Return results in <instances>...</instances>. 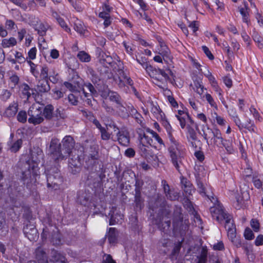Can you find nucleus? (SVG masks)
<instances>
[{
	"label": "nucleus",
	"mask_w": 263,
	"mask_h": 263,
	"mask_svg": "<svg viewBox=\"0 0 263 263\" xmlns=\"http://www.w3.org/2000/svg\"><path fill=\"white\" fill-rule=\"evenodd\" d=\"M212 117L218 125L220 126L225 125L226 120L223 117L219 116L217 112H214L212 113Z\"/></svg>",
	"instance_id": "72a5a7b5"
},
{
	"label": "nucleus",
	"mask_w": 263,
	"mask_h": 263,
	"mask_svg": "<svg viewBox=\"0 0 263 263\" xmlns=\"http://www.w3.org/2000/svg\"><path fill=\"white\" fill-rule=\"evenodd\" d=\"M28 114V122L34 125L40 124L44 120L43 115V105L38 103H34L30 107Z\"/></svg>",
	"instance_id": "7ed1b4c3"
},
{
	"label": "nucleus",
	"mask_w": 263,
	"mask_h": 263,
	"mask_svg": "<svg viewBox=\"0 0 263 263\" xmlns=\"http://www.w3.org/2000/svg\"><path fill=\"white\" fill-rule=\"evenodd\" d=\"M146 73L155 80L162 82L168 78V75L162 69H156L151 65L145 70Z\"/></svg>",
	"instance_id": "423d86ee"
},
{
	"label": "nucleus",
	"mask_w": 263,
	"mask_h": 263,
	"mask_svg": "<svg viewBox=\"0 0 263 263\" xmlns=\"http://www.w3.org/2000/svg\"><path fill=\"white\" fill-rule=\"evenodd\" d=\"M135 3L139 5L141 9L145 11L147 9V6L143 0H133Z\"/></svg>",
	"instance_id": "5fc2aeb1"
},
{
	"label": "nucleus",
	"mask_w": 263,
	"mask_h": 263,
	"mask_svg": "<svg viewBox=\"0 0 263 263\" xmlns=\"http://www.w3.org/2000/svg\"><path fill=\"white\" fill-rule=\"evenodd\" d=\"M139 148L143 154H147L149 146L151 145L152 139L145 135H140Z\"/></svg>",
	"instance_id": "9d476101"
},
{
	"label": "nucleus",
	"mask_w": 263,
	"mask_h": 263,
	"mask_svg": "<svg viewBox=\"0 0 263 263\" xmlns=\"http://www.w3.org/2000/svg\"><path fill=\"white\" fill-rule=\"evenodd\" d=\"M90 118L89 119L92 122V123L96 125V127L100 130L101 134V138L103 140H107L110 139V135L107 132L105 127H102L99 122L95 119L91 114L89 113Z\"/></svg>",
	"instance_id": "ddd939ff"
},
{
	"label": "nucleus",
	"mask_w": 263,
	"mask_h": 263,
	"mask_svg": "<svg viewBox=\"0 0 263 263\" xmlns=\"http://www.w3.org/2000/svg\"><path fill=\"white\" fill-rule=\"evenodd\" d=\"M213 142L216 143L219 140L221 143L223 142L224 139L222 138L221 132L218 128H215L213 132Z\"/></svg>",
	"instance_id": "2f4dec72"
},
{
	"label": "nucleus",
	"mask_w": 263,
	"mask_h": 263,
	"mask_svg": "<svg viewBox=\"0 0 263 263\" xmlns=\"http://www.w3.org/2000/svg\"><path fill=\"white\" fill-rule=\"evenodd\" d=\"M47 28L48 26L47 25H45L41 22L38 23L37 22V24L34 25L35 29L37 31L38 33L41 35L42 36L45 34Z\"/></svg>",
	"instance_id": "c85d7f7f"
},
{
	"label": "nucleus",
	"mask_w": 263,
	"mask_h": 263,
	"mask_svg": "<svg viewBox=\"0 0 263 263\" xmlns=\"http://www.w3.org/2000/svg\"><path fill=\"white\" fill-rule=\"evenodd\" d=\"M11 96V93L9 90H8L7 89H4L2 91L0 97L2 99V100L6 101L10 98Z\"/></svg>",
	"instance_id": "49530a36"
},
{
	"label": "nucleus",
	"mask_w": 263,
	"mask_h": 263,
	"mask_svg": "<svg viewBox=\"0 0 263 263\" xmlns=\"http://www.w3.org/2000/svg\"><path fill=\"white\" fill-rule=\"evenodd\" d=\"M102 263H116L109 254H105L103 258Z\"/></svg>",
	"instance_id": "3c124183"
},
{
	"label": "nucleus",
	"mask_w": 263,
	"mask_h": 263,
	"mask_svg": "<svg viewBox=\"0 0 263 263\" xmlns=\"http://www.w3.org/2000/svg\"><path fill=\"white\" fill-rule=\"evenodd\" d=\"M203 97L205 98L206 101L208 102V103L212 107H213L216 109H218L217 105L216 102L215 101L214 99L210 93H205Z\"/></svg>",
	"instance_id": "f704fd0d"
},
{
	"label": "nucleus",
	"mask_w": 263,
	"mask_h": 263,
	"mask_svg": "<svg viewBox=\"0 0 263 263\" xmlns=\"http://www.w3.org/2000/svg\"><path fill=\"white\" fill-rule=\"evenodd\" d=\"M53 261L54 262V263H65V258L59 255L55 257Z\"/></svg>",
	"instance_id": "774afa93"
},
{
	"label": "nucleus",
	"mask_w": 263,
	"mask_h": 263,
	"mask_svg": "<svg viewBox=\"0 0 263 263\" xmlns=\"http://www.w3.org/2000/svg\"><path fill=\"white\" fill-rule=\"evenodd\" d=\"M233 143L234 140L232 138H230L228 140L224 139L221 144L225 147L228 153L233 154L235 152Z\"/></svg>",
	"instance_id": "b1692460"
},
{
	"label": "nucleus",
	"mask_w": 263,
	"mask_h": 263,
	"mask_svg": "<svg viewBox=\"0 0 263 263\" xmlns=\"http://www.w3.org/2000/svg\"><path fill=\"white\" fill-rule=\"evenodd\" d=\"M77 57L82 62H89L91 60L90 55L84 51L79 52Z\"/></svg>",
	"instance_id": "c756f323"
},
{
	"label": "nucleus",
	"mask_w": 263,
	"mask_h": 263,
	"mask_svg": "<svg viewBox=\"0 0 263 263\" xmlns=\"http://www.w3.org/2000/svg\"><path fill=\"white\" fill-rule=\"evenodd\" d=\"M224 227L227 231L228 236L229 239L232 242H234L236 238V229L231 218L227 220Z\"/></svg>",
	"instance_id": "f8f14e48"
},
{
	"label": "nucleus",
	"mask_w": 263,
	"mask_h": 263,
	"mask_svg": "<svg viewBox=\"0 0 263 263\" xmlns=\"http://www.w3.org/2000/svg\"><path fill=\"white\" fill-rule=\"evenodd\" d=\"M149 108L151 112L157 120H162L163 118L164 114L157 104L151 102L149 103Z\"/></svg>",
	"instance_id": "dca6fc26"
},
{
	"label": "nucleus",
	"mask_w": 263,
	"mask_h": 263,
	"mask_svg": "<svg viewBox=\"0 0 263 263\" xmlns=\"http://www.w3.org/2000/svg\"><path fill=\"white\" fill-rule=\"evenodd\" d=\"M175 116L179 120L180 126L182 129L185 127L187 122H190V120H192L187 114L184 113L181 110H179L178 114L176 115Z\"/></svg>",
	"instance_id": "2eb2a0df"
},
{
	"label": "nucleus",
	"mask_w": 263,
	"mask_h": 263,
	"mask_svg": "<svg viewBox=\"0 0 263 263\" xmlns=\"http://www.w3.org/2000/svg\"><path fill=\"white\" fill-rule=\"evenodd\" d=\"M243 235L245 238L247 240H252L254 237L252 231L249 228L245 229Z\"/></svg>",
	"instance_id": "c03bdc74"
},
{
	"label": "nucleus",
	"mask_w": 263,
	"mask_h": 263,
	"mask_svg": "<svg viewBox=\"0 0 263 263\" xmlns=\"http://www.w3.org/2000/svg\"><path fill=\"white\" fill-rule=\"evenodd\" d=\"M15 26L14 22L11 20H7L5 23V27L8 30L14 29Z\"/></svg>",
	"instance_id": "6e6d98bb"
},
{
	"label": "nucleus",
	"mask_w": 263,
	"mask_h": 263,
	"mask_svg": "<svg viewBox=\"0 0 263 263\" xmlns=\"http://www.w3.org/2000/svg\"><path fill=\"white\" fill-rule=\"evenodd\" d=\"M199 133L206 140L208 145L211 144L213 140V132L207 124H202L200 126V129H198Z\"/></svg>",
	"instance_id": "1a4fd4ad"
},
{
	"label": "nucleus",
	"mask_w": 263,
	"mask_h": 263,
	"mask_svg": "<svg viewBox=\"0 0 263 263\" xmlns=\"http://www.w3.org/2000/svg\"><path fill=\"white\" fill-rule=\"evenodd\" d=\"M112 213H110V218L109 220V224L114 225L115 224L121 223L122 222L123 215L120 212H118L116 209L111 211Z\"/></svg>",
	"instance_id": "f3484780"
},
{
	"label": "nucleus",
	"mask_w": 263,
	"mask_h": 263,
	"mask_svg": "<svg viewBox=\"0 0 263 263\" xmlns=\"http://www.w3.org/2000/svg\"><path fill=\"white\" fill-rule=\"evenodd\" d=\"M27 228H24V233L26 235V237L30 241H34L38 238V234L37 230L35 228H32L30 229L31 232L27 231Z\"/></svg>",
	"instance_id": "a878e982"
},
{
	"label": "nucleus",
	"mask_w": 263,
	"mask_h": 263,
	"mask_svg": "<svg viewBox=\"0 0 263 263\" xmlns=\"http://www.w3.org/2000/svg\"><path fill=\"white\" fill-rule=\"evenodd\" d=\"M223 81L224 84L228 88L231 87L232 86V79L228 76H226L223 78Z\"/></svg>",
	"instance_id": "bf43d9fd"
},
{
	"label": "nucleus",
	"mask_w": 263,
	"mask_h": 263,
	"mask_svg": "<svg viewBox=\"0 0 263 263\" xmlns=\"http://www.w3.org/2000/svg\"><path fill=\"white\" fill-rule=\"evenodd\" d=\"M50 56L53 59H57L60 56L59 51L55 49H53L50 51Z\"/></svg>",
	"instance_id": "680f3d73"
},
{
	"label": "nucleus",
	"mask_w": 263,
	"mask_h": 263,
	"mask_svg": "<svg viewBox=\"0 0 263 263\" xmlns=\"http://www.w3.org/2000/svg\"><path fill=\"white\" fill-rule=\"evenodd\" d=\"M38 263H48L45 253L42 248H38L35 251ZM28 263H36L34 261H29Z\"/></svg>",
	"instance_id": "4be33fe9"
},
{
	"label": "nucleus",
	"mask_w": 263,
	"mask_h": 263,
	"mask_svg": "<svg viewBox=\"0 0 263 263\" xmlns=\"http://www.w3.org/2000/svg\"><path fill=\"white\" fill-rule=\"evenodd\" d=\"M37 53V49L36 47L31 48L28 52V57L26 58V61L27 60H33L36 59Z\"/></svg>",
	"instance_id": "4c0bfd02"
},
{
	"label": "nucleus",
	"mask_w": 263,
	"mask_h": 263,
	"mask_svg": "<svg viewBox=\"0 0 263 263\" xmlns=\"http://www.w3.org/2000/svg\"><path fill=\"white\" fill-rule=\"evenodd\" d=\"M17 44V41L14 37H10L2 40L1 45L4 48H7L12 47L15 46Z\"/></svg>",
	"instance_id": "393cba45"
},
{
	"label": "nucleus",
	"mask_w": 263,
	"mask_h": 263,
	"mask_svg": "<svg viewBox=\"0 0 263 263\" xmlns=\"http://www.w3.org/2000/svg\"><path fill=\"white\" fill-rule=\"evenodd\" d=\"M14 55L15 57L14 60L15 61V64L16 63L22 64L26 62V59L24 57L22 53L17 51H15Z\"/></svg>",
	"instance_id": "c9c22d12"
},
{
	"label": "nucleus",
	"mask_w": 263,
	"mask_h": 263,
	"mask_svg": "<svg viewBox=\"0 0 263 263\" xmlns=\"http://www.w3.org/2000/svg\"><path fill=\"white\" fill-rule=\"evenodd\" d=\"M171 145L169 147L168 151L171 160L174 166L179 169V163L181 161V157L183 156V149L181 145L175 140H170Z\"/></svg>",
	"instance_id": "f03ea898"
},
{
	"label": "nucleus",
	"mask_w": 263,
	"mask_h": 263,
	"mask_svg": "<svg viewBox=\"0 0 263 263\" xmlns=\"http://www.w3.org/2000/svg\"><path fill=\"white\" fill-rule=\"evenodd\" d=\"M74 28L75 30L80 34H83L84 33V28L83 25L81 21L78 20L74 23Z\"/></svg>",
	"instance_id": "58836bf2"
},
{
	"label": "nucleus",
	"mask_w": 263,
	"mask_h": 263,
	"mask_svg": "<svg viewBox=\"0 0 263 263\" xmlns=\"http://www.w3.org/2000/svg\"><path fill=\"white\" fill-rule=\"evenodd\" d=\"M110 127H112L114 132L117 135V140L119 143L124 146H127L129 143V136L128 133L125 130H120L115 125H109Z\"/></svg>",
	"instance_id": "0eeeda50"
},
{
	"label": "nucleus",
	"mask_w": 263,
	"mask_h": 263,
	"mask_svg": "<svg viewBox=\"0 0 263 263\" xmlns=\"http://www.w3.org/2000/svg\"><path fill=\"white\" fill-rule=\"evenodd\" d=\"M48 69L46 66H43L41 70V76L43 79H46L48 77Z\"/></svg>",
	"instance_id": "864d4df0"
},
{
	"label": "nucleus",
	"mask_w": 263,
	"mask_h": 263,
	"mask_svg": "<svg viewBox=\"0 0 263 263\" xmlns=\"http://www.w3.org/2000/svg\"><path fill=\"white\" fill-rule=\"evenodd\" d=\"M153 137L154 139L158 142V143L162 144H163V141L161 138L159 136V135L155 132L152 131L151 132Z\"/></svg>",
	"instance_id": "338daca9"
},
{
	"label": "nucleus",
	"mask_w": 263,
	"mask_h": 263,
	"mask_svg": "<svg viewBox=\"0 0 263 263\" xmlns=\"http://www.w3.org/2000/svg\"><path fill=\"white\" fill-rule=\"evenodd\" d=\"M199 192L203 196H206L213 203L214 205L210 208V212L214 219H215L219 223L223 221L227 222V219H230L231 217L225 212L222 205L218 201L217 198L209 194L208 190L209 189L205 188L202 183L198 182L197 183Z\"/></svg>",
	"instance_id": "f257e3e1"
},
{
	"label": "nucleus",
	"mask_w": 263,
	"mask_h": 263,
	"mask_svg": "<svg viewBox=\"0 0 263 263\" xmlns=\"http://www.w3.org/2000/svg\"><path fill=\"white\" fill-rule=\"evenodd\" d=\"M50 151L53 155V158L56 160H61V144L57 138L52 139L50 144Z\"/></svg>",
	"instance_id": "6e6552de"
},
{
	"label": "nucleus",
	"mask_w": 263,
	"mask_h": 263,
	"mask_svg": "<svg viewBox=\"0 0 263 263\" xmlns=\"http://www.w3.org/2000/svg\"><path fill=\"white\" fill-rule=\"evenodd\" d=\"M118 73V79L116 77H115V79L117 82H119L118 84L120 87H122L126 84L130 86L133 85V81L126 75L122 70H119Z\"/></svg>",
	"instance_id": "4468645a"
},
{
	"label": "nucleus",
	"mask_w": 263,
	"mask_h": 263,
	"mask_svg": "<svg viewBox=\"0 0 263 263\" xmlns=\"http://www.w3.org/2000/svg\"><path fill=\"white\" fill-rule=\"evenodd\" d=\"M50 89L49 84L47 80L43 79L40 80L36 85V91L40 92H46L48 91Z\"/></svg>",
	"instance_id": "412c9836"
},
{
	"label": "nucleus",
	"mask_w": 263,
	"mask_h": 263,
	"mask_svg": "<svg viewBox=\"0 0 263 263\" xmlns=\"http://www.w3.org/2000/svg\"><path fill=\"white\" fill-rule=\"evenodd\" d=\"M236 203H235V208L239 209L244 204V200L239 197H236Z\"/></svg>",
	"instance_id": "e2e57ef3"
},
{
	"label": "nucleus",
	"mask_w": 263,
	"mask_h": 263,
	"mask_svg": "<svg viewBox=\"0 0 263 263\" xmlns=\"http://www.w3.org/2000/svg\"><path fill=\"white\" fill-rule=\"evenodd\" d=\"M253 182L254 185L257 189H260L262 186V182L259 179H258L256 177L253 178Z\"/></svg>",
	"instance_id": "0e129e2a"
},
{
	"label": "nucleus",
	"mask_w": 263,
	"mask_h": 263,
	"mask_svg": "<svg viewBox=\"0 0 263 263\" xmlns=\"http://www.w3.org/2000/svg\"><path fill=\"white\" fill-rule=\"evenodd\" d=\"M22 144V140L20 139L17 140L11 146L10 150L12 152H16L21 148Z\"/></svg>",
	"instance_id": "37998d69"
},
{
	"label": "nucleus",
	"mask_w": 263,
	"mask_h": 263,
	"mask_svg": "<svg viewBox=\"0 0 263 263\" xmlns=\"http://www.w3.org/2000/svg\"><path fill=\"white\" fill-rule=\"evenodd\" d=\"M57 20L59 25L61 26V27L62 28H63L65 31H66L67 32H69L70 31V29L68 27V26L67 25L66 23L62 18L59 16L57 17Z\"/></svg>",
	"instance_id": "ea45409f"
},
{
	"label": "nucleus",
	"mask_w": 263,
	"mask_h": 263,
	"mask_svg": "<svg viewBox=\"0 0 263 263\" xmlns=\"http://www.w3.org/2000/svg\"><path fill=\"white\" fill-rule=\"evenodd\" d=\"M136 61L139 64H140L142 66V67L145 70H146V68H148V67H149L151 65L148 64V63L146 61V59L144 58H141L140 59L137 58Z\"/></svg>",
	"instance_id": "de8ad7c7"
},
{
	"label": "nucleus",
	"mask_w": 263,
	"mask_h": 263,
	"mask_svg": "<svg viewBox=\"0 0 263 263\" xmlns=\"http://www.w3.org/2000/svg\"><path fill=\"white\" fill-rule=\"evenodd\" d=\"M52 91L53 92V97L55 99H59L62 98L63 96V93L58 90L53 89Z\"/></svg>",
	"instance_id": "69168bd1"
},
{
	"label": "nucleus",
	"mask_w": 263,
	"mask_h": 263,
	"mask_svg": "<svg viewBox=\"0 0 263 263\" xmlns=\"http://www.w3.org/2000/svg\"><path fill=\"white\" fill-rule=\"evenodd\" d=\"M186 129L188 139L194 141L196 140V130H198V126L193 120H191L190 122H187Z\"/></svg>",
	"instance_id": "9b49d317"
},
{
	"label": "nucleus",
	"mask_w": 263,
	"mask_h": 263,
	"mask_svg": "<svg viewBox=\"0 0 263 263\" xmlns=\"http://www.w3.org/2000/svg\"><path fill=\"white\" fill-rule=\"evenodd\" d=\"M256 246H260L263 245V235L260 234L257 236L254 241Z\"/></svg>",
	"instance_id": "052dcab7"
},
{
	"label": "nucleus",
	"mask_w": 263,
	"mask_h": 263,
	"mask_svg": "<svg viewBox=\"0 0 263 263\" xmlns=\"http://www.w3.org/2000/svg\"><path fill=\"white\" fill-rule=\"evenodd\" d=\"M30 91L31 90L27 85H24L22 86V92L24 98H26L27 99L29 98L31 95Z\"/></svg>",
	"instance_id": "79ce46f5"
},
{
	"label": "nucleus",
	"mask_w": 263,
	"mask_h": 263,
	"mask_svg": "<svg viewBox=\"0 0 263 263\" xmlns=\"http://www.w3.org/2000/svg\"><path fill=\"white\" fill-rule=\"evenodd\" d=\"M31 155V159L29 161V169L27 172L29 173L26 174L25 172L23 173L24 178H28V175L31 177V174L33 176L37 175L39 163L43 159V152L40 149H37L36 153L32 152Z\"/></svg>",
	"instance_id": "20e7f679"
},
{
	"label": "nucleus",
	"mask_w": 263,
	"mask_h": 263,
	"mask_svg": "<svg viewBox=\"0 0 263 263\" xmlns=\"http://www.w3.org/2000/svg\"><path fill=\"white\" fill-rule=\"evenodd\" d=\"M160 49H158V51H156V52L158 53L163 57H168L170 53V51L167 47L163 43H160Z\"/></svg>",
	"instance_id": "7c9ffc66"
},
{
	"label": "nucleus",
	"mask_w": 263,
	"mask_h": 263,
	"mask_svg": "<svg viewBox=\"0 0 263 263\" xmlns=\"http://www.w3.org/2000/svg\"><path fill=\"white\" fill-rule=\"evenodd\" d=\"M18 110V104L17 103L12 102L6 108L5 111V115L9 118L14 117Z\"/></svg>",
	"instance_id": "aec40b11"
},
{
	"label": "nucleus",
	"mask_w": 263,
	"mask_h": 263,
	"mask_svg": "<svg viewBox=\"0 0 263 263\" xmlns=\"http://www.w3.org/2000/svg\"><path fill=\"white\" fill-rule=\"evenodd\" d=\"M162 185L163 186L164 191L165 193L166 196L167 198L170 200H174L176 199L178 195L177 192L171 191L168 185L166 183V182L164 180L162 181Z\"/></svg>",
	"instance_id": "6ab92c4d"
},
{
	"label": "nucleus",
	"mask_w": 263,
	"mask_h": 263,
	"mask_svg": "<svg viewBox=\"0 0 263 263\" xmlns=\"http://www.w3.org/2000/svg\"><path fill=\"white\" fill-rule=\"evenodd\" d=\"M27 114L26 111L23 110H21L18 112V115L17 116V120L22 123H25L27 120Z\"/></svg>",
	"instance_id": "a19ab883"
},
{
	"label": "nucleus",
	"mask_w": 263,
	"mask_h": 263,
	"mask_svg": "<svg viewBox=\"0 0 263 263\" xmlns=\"http://www.w3.org/2000/svg\"><path fill=\"white\" fill-rule=\"evenodd\" d=\"M48 76L49 79L51 82L53 83H56L58 82L59 80V76L58 73H55V72H53V73L50 72Z\"/></svg>",
	"instance_id": "8fccbe9b"
},
{
	"label": "nucleus",
	"mask_w": 263,
	"mask_h": 263,
	"mask_svg": "<svg viewBox=\"0 0 263 263\" xmlns=\"http://www.w3.org/2000/svg\"><path fill=\"white\" fill-rule=\"evenodd\" d=\"M239 11L242 16V21L244 23L248 24L249 22L248 6L246 2H244L243 6L238 8Z\"/></svg>",
	"instance_id": "5701e85b"
},
{
	"label": "nucleus",
	"mask_w": 263,
	"mask_h": 263,
	"mask_svg": "<svg viewBox=\"0 0 263 263\" xmlns=\"http://www.w3.org/2000/svg\"><path fill=\"white\" fill-rule=\"evenodd\" d=\"M53 107L51 105H48L43 108V115L46 118H50L52 116Z\"/></svg>",
	"instance_id": "473e14b6"
},
{
	"label": "nucleus",
	"mask_w": 263,
	"mask_h": 263,
	"mask_svg": "<svg viewBox=\"0 0 263 263\" xmlns=\"http://www.w3.org/2000/svg\"><path fill=\"white\" fill-rule=\"evenodd\" d=\"M250 224L254 232H258L259 230V223L257 220L252 219Z\"/></svg>",
	"instance_id": "09e8293b"
},
{
	"label": "nucleus",
	"mask_w": 263,
	"mask_h": 263,
	"mask_svg": "<svg viewBox=\"0 0 263 263\" xmlns=\"http://www.w3.org/2000/svg\"><path fill=\"white\" fill-rule=\"evenodd\" d=\"M208 80L209 81V82L212 87V88L214 89V91L218 93V94L219 96H221L222 93V90L220 89V88L219 87L218 83L215 80V77L211 75L210 77H209L208 78Z\"/></svg>",
	"instance_id": "bb28decb"
},
{
	"label": "nucleus",
	"mask_w": 263,
	"mask_h": 263,
	"mask_svg": "<svg viewBox=\"0 0 263 263\" xmlns=\"http://www.w3.org/2000/svg\"><path fill=\"white\" fill-rule=\"evenodd\" d=\"M117 231L115 228H110L106 237L107 236L108 241L110 243H114L117 240Z\"/></svg>",
	"instance_id": "cd10ccee"
},
{
	"label": "nucleus",
	"mask_w": 263,
	"mask_h": 263,
	"mask_svg": "<svg viewBox=\"0 0 263 263\" xmlns=\"http://www.w3.org/2000/svg\"><path fill=\"white\" fill-rule=\"evenodd\" d=\"M62 145H61V160L70 157L74 145V141L72 137L70 136H65L62 141Z\"/></svg>",
	"instance_id": "39448f33"
},
{
	"label": "nucleus",
	"mask_w": 263,
	"mask_h": 263,
	"mask_svg": "<svg viewBox=\"0 0 263 263\" xmlns=\"http://www.w3.org/2000/svg\"><path fill=\"white\" fill-rule=\"evenodd\" d=\"M202 49L204 52V53L206 54V55L210 59L213 60L214 59V56L211 53V51L209 50V48L205 46H202Z\"/></svg>",
	"instance_id": "13d9d810"
},
{
	"label": "nucleus",
	"mask_w": 263,
	"mask_h": 263,
	"mask_svg": "<svg viewBox=\"0 0 263 263\" xmlns=\"http://www.w3.org/2000/svg\"><path fill=\"white\" fill-rule=\"evenodd\" d=\"M68 99L69 102L72 105H76L77 104L78 98L77 97L72 93L68 95Z\"/></svg>",
	"instance_id": "603ef678"
},
{
	"label": "nucleus",
	"mask_w": 263,
	"mask_h": 263,
	"mask_svg": "<svg viewBox=\"0 0 263 263\" xmlns=\"http://www.w3.org/2000/svg\"><path fill=\"white\" fill-rule=\"evenodd\" d=\"M27 63L30 66L31 73L35 78H37L39 74V71L37 69V65L30 60H27Z\"/></svg>",
	"instance_id": "e433bc0d"
},
{
	"label": "nucleus",
	"mask_w": 263,
	"mask_h": 263,
	"mask_svg": "<svg viewBox=\"0 0 263 263\" xmlns=\"http://www.w3.org/2000/svg\"><path fill=\"white\" fill-rule=\"evenodd\" d=\"M195 90L198 94L201 96L203 93L204 90H206V88H204L203 85L198 82L195 84Z\"/></svg>",
	"instance_id": "a18cd8bd"
},
{
	"label": "nucleus",
	"mask_w": 263,
	"mask_h": 263,
	"mask_svg": "<svg viewBox=\"0 0 263 263\" xmlns=\"http://www.w3.org/2000/svg\"><path fill=\"white\" fill-rule=\"evenodd\" d=\"M107 97L110 101L115 103L116 107L118 108L122 111H124L125 108L121 105L120 102L119 96L116 92L113 91H109L107 93Z\"/></svg>",
	"instance_id": "a211bd4d"
},
{
	"label": "nucleus",
	"mask_w": 263,
	"mask_h": 263,
	"mask_svg": "<svg viewBox=\"0 0 263 263\" xmlns=\"http://www.w3.org/2000/svg\"><path fill=\"white\" fill-rule=\"evenodd\" d=\"M164 128H165L167 132L170 140L173 141L174 139H175L172 135L173 129L171 124H170L169 125H167V126L165 127Z\"/></svg>",
	"instance_id": "4d7b16f0"
}]
</instances>
